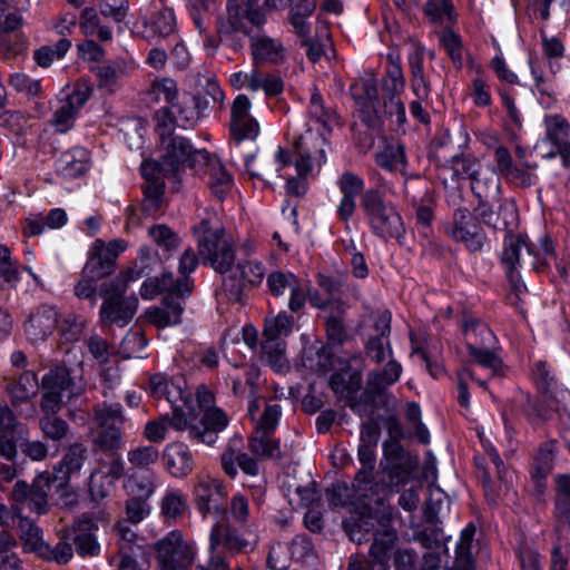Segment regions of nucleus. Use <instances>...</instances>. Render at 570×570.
I'll list each match as a JSON object with an SVG mask.
<instances>
[{
	"label": "nucleus",
	"instance_id": "19",
	"mask_svg": "<svg viewBox=\"0 0 570 570\" xmlns=\"http://www.w3.org/2000/svg\"><path fill=\"white\" fill-rule=\"evenodd\" d=\"M397 540L396 531L389 523H379L374 532V540L370 547L371 563L389 570V560Z\"/></svg>",
	"mask_w": 570,
	"mask_h": 570
},
{
	"label": "nucleus",
	"instance_id": "53",
	"mask_svg": "<svg viewBox=\"0 0 570 570\" xmlns=\"http://www.w3.org/2000/svg\"><path fill=\"white\" fill-rule=\"evenodd\" d=\"M546 127V139L549 140L553 147L567 141L570 132L569 122L559 115H548L543 120Z\"/></svg>",
	"mask_w": 570,
	"mask_h": 570
},
{
	"label": "nucleus",
	"instance_id": "13",
	"mask_svg": "<svg viewBox=\"0 0 570 570\" xmlns=\"http://www.w3.org/2000/svg\"><path fill=\"white\" fill-rule=\"evenodd\" d=\"M362 386V370L355 368L352 372L334 373L330 377L331 390L340 397L345 400L354 412L360 415H371L372 409L363 405L357 392Z\"/></svg>",
	"mask_w": 570,
	"mask_h": 570
},
{
	"label": "nucleus",
	"instance_id": "49",
	"mask_svg": "<svg viewBox=\"0 0 570 570\" xmlns=\"http://www.w3.org/2000/svg\"><path fill=\"white\" fill-rule=\"evenodd\" d=\"M187 503L183 494L178 491H169L165 494L160 503V511L166 521L176 522L181 519L186 512Z\"/></svg>",
	"mask_w": 570,
	"mask_h": 570
},
{
	"label": "nucleus",
	"instance_id": "23",
	"mask_svg": "<svg viewBox=\"0 0 570 570\" xmlns=\"http://www.w3.org/2000/svg\"><path fill=\"white\" fill-rule=\"evenodd\" d=\"M250 50L255 66L259 63H278L286 56V48L283 42L268 36L252 37Z\"/></svg>",
	"mask_w": 570,
	"mask_h": 570
},
{
	"label": "nucleus",
	"instance_id": "61",
	"mask_svg": "<svg viewBox=\"0 0 570 570\" xmlns=\"http://www.w3.org/2000/svg\"><path fill=\"white\" fill-rule=\"evenodd\" d=\"M471 190L480 204L491 205L499 199L501 186L499 180H471Z\"/></svg>",
	"mask_w": 570,
	"mask_h": 570
},
{
	"label": "nucleus",
	"instance_id": "37",
	"mask_svg": "<svg viewBox=\"0 0 570 570\" xmlns=\"http://www.w3.org/2000/svg\"><path fill=\"white\" fill-rule=\"evenodd\" d=\"M423 60V48L414 47L409 55V66L412 75V90L419 99H426L430 92V86L424 76Z\"/></svg>",
	"mask_w": 570,
	"mask_h": 570
},
{
	"label": "nucleus",
	"instance_id": "17",
	"mask_svg": "<svg viewBox=\"0 0 570 570\" xmlns=\"http://www.w3.org/2000/svg\"><path fill=\"white\" fill-rule=\"evenodd\" d=\"M401 372V365L394 361H390L382 371L370 372L363 393L365 402L375 404L385 397L387 387L400 379Z\"/></svg>",
	"mask_w": 570,
	"mask_h": 570
},
{
	"label": "nucleus",
	"instance_id": "54",
	"mask_svg": "<svg viewBox=\"0 0 570 570\" xmlns=\"http://www.w3.org/2000/svg\"><path fill=\"white\" fill-rule=\"evenodd\" d=\"M298 157L294 163L297 175L303 178L306 176H317L321 173L323 164L326 161V154L297 153Z\"/></svg>",
	"mask_w": 570,
	"mask_h": 570
},
{
	"label": "nucleus",
	"instance_id": "12",
	"mask_svg": "<svg viewBox=\"0 0 570 570\" xmlns=\"http://www.w3.org/2000/svg\"><path fill=\"white\" fill-rule=\"evenodd\" d=\"M125 248L122 240H112L106 245L101 239H96L82 274L91 278H102L112 274L117 257Z\"/></svg>",
	"mask_w": 570,
	"mask_h": 570
},
{
	"label": "nucleus",
	"instance_id": "5",
	"mask_svg": "<svg viewBox=\"0 0 570 570\" xmlns=\"http://www.w3.org/2000/svg\"><path fill=\"white\" fill-rule=\"evenodd\" d=\"M52 489H61L66 492L67 484L62 478L55 476L49 472L40 473L32 483L17 481L11 491L14 515H24V511L37 515L48 513L50 510L49 495Z\"/></svg>",
	"mask_w": 570,
	"mask_h": 570
},
{
	"label": "nucleus",
	"instance_id": "39",
	"mask_svg": "<svg viewBox=\"0 0 570 570\" xmlns=\"http://www.w3.org/2000/svg\"><path fill=\"white\" fill-rule=\"evenodd\" d=\"M235 462L246 474H258V464L254 459L249 458L246 453L229 448L222 455V466L225 473L232 478H235L237 474Z\"/></svg>",
	"mask_w": 570,
	"mask_h": 570
},
{
	"label": "nucleus",
	"instance_id": "60",
	"mask_svg": "<svg viewBox=\"0 0 570 570\" xmlns=\"http://www.w3.org/2000/svg\"><path fill=\"white\" fill-rule=\"evenodd\" d=\"M390 315L384 313L380 316L376 327L382 325L381 336L373 337L366 345L367 354L376 362L380 363L385 358V343L383 336L390 333Z\"/></svg>",
	"mask_w": 570,
	"mask_h": 570
},
{
	"label": "nucleus",
	"instance_id": "24",
	"mask_svg": "<svg viewBox=\"0 0 570 570\" xmlns=\"http://www.w3.org/2000/svg\"><path fill=\"white\" fill-rule=\"evenodd\" d=\"M163 460L166 470L174 478H184L193 470V454L181 442L169 443L165 448Z\"/></svg>",
	"mask_w": 570,
	"mask_h": 570
},
{
	"label": "nucleus",
	"instance_id": "40",
	"mask_svg": "<svg viewBox=\"0 0 570 570\" xmlns=\"http://www.w3.org/2000/svg\"><path fill=\"white\" fill-rule=\"evenodd\" d=\"M376 164L393 175L405 174V154L401 145H387L376 156Z\"/></svg>",
	"mask_w": 570,
	"mask_h": 570
},
{
	"label": "nucleus",
	"instance_id": "34",
	"mask_svg": "<svg viewBox=\"0 0 570 570\" xmlns=\"http://www.w3.org/2000/svg\"><path fill=\"white\" fill-rule=\"evenodd\" d=\"M474 533L475 528L473 525H468L461 532V537L455 549L453 564L446 570H474V560L472 556Z\"/></svg>",
	"mask_w": 570,
	"mask_h": 570
},
{
	"label": "nucleus",
	"instance_id": "58",
	"mask_svg": "<svg viewBox=\"0 0 570 570\" xmlns=\"http://www.w3.org/2000/svg\"><path fill=\"white\" fill-rule=\"evenodd\" d=\"M155 129L160 138V142L165 145L167 140L173 137L177 119L174 110L170 107H163L156 111L155 116Z\"/></svg>",
	"mask_w": 570,
	"mask_h": 570
},
{
	"label": "nucleus",
	"instance_id": "2",
	"mask_svg": "<svg viewBox=\"0 0 570 570\" xmlns=\"http://www.w3.org/2000/svg\"><path fill=\"white\" fill-rule=\"evenodd\" d=\"M145 274V266L129 268L100 285L102 304L99 318L102 324L125 326L132 320L138 308V299L135 296H125V293L129 282L137 281Z\"/></svg>",
	"mask_w": 570,
	"mask_h": 570
},
{
	"label": "nucleus",
	"instance_id": "20",
	"mask_svg": "<svg viewBox=\"0 0 570 570\" xmlns=\"http://www.w3.org/2000/svg\"><path fill=\"white\" fill-rule=\"evenodd\" d=\"M41 387L42 390L66 395L67 400L80 395L85 390L83 384L80 381H75L70 376L69 370L65 366L51 368L42 377Z\"/></svg>",
	"mask_w": 570,
	"mask_h": 570
},
{
	"label": "nucleus",
	"instance_id": "1",
	"mask_svg": "<svg viewBox=\"0 0 570 570\" xmlns=\"http://www.w3.org/2000/svg\"><path fill=\"white\" fill-rule=\"evenodd\" d=\"M196 400L197 413L190 407L187 412L175 409L170 423L177 431H188L190 439L212 445L217 434L226 428L228 419L222 410L213 406L214 395L206 386L197 389Z\"/></svg>",
	"mask_w": 570,
	"mask_h": 570
},
{
	"label": "nucleus",
	"instance_id": "63",
	"mask_svg": "<svg viewBox=\"0 0 570 570\" xmlns=\"http://www.w3.org/2000/svg\"><path fill=\"white\" fill-rule=\"evenodd\" d=\"M165 187L164 180H146L142 186L145 194L142 206L145 210L155 212L159 208L163 203Z\"/></svg>",
	"mask_w": 570,
	"mask_h": 570
},
{
	"label": "nucleus",
	"instance_id": "47",
	"mask_svg": "<svg viewBox=\"0 0 570 570\" xmlns=\"http://www.w3.org/2000/svg\"><path fill=\"white\" fill-rule=\"evenodd\" d=\"M158 459L159 452L154 445H138L127 452V462L134 470L147 471Z\"/></svg>",
	"mask_w": 570,
	"mask_h": 570
},
{
	"label": "nucleus",
	"instance_id": "10",
	"mask_svg": "<svg viewBox=\"0 0 570 570\" xmlns=\"http://www.w3.org/2000/svg\"><path fill=\"white\" fill-rule=\"evenodd\" d=\"M446 232L455 242L463 244L471 252L480 250L485 242L479 218L465 208L454 212Z\"/></svg>",
	"mask_w": 570,
	"mask_h": 570
},
{
	"label": "nucleus",
	"instance_id": "38",
	"mask_svg": "<svg viewBox=\"0 0 570 570\" xmlns=\"http://www.w3.org/2000/svg\"><path fill=\"white\" fill-rule=\"evenodd\" d=\"M94 445L102 453L115 456L124 446L122 432L119 426L98 428Z\"/></svg>",
	"mask_w": 570,
	"mask_h": 570
},
{
	"label": "nucleus",
	"instance_id": "28",
	"mask_svg": "<svg viewBox=\"0 0 570 570\" xmlns=\"http://www.w3.org/2000/svg\"><path fill=\"white\" fill-rule=\"evenodd\" d=\"M218 546L225 547L233 552L244 551L249 543L240 538L236 530L226 523H216L210 532L209 549L214 552Z\"/></svg>",
	"mask_w": 570,
	"mask_h": 570
},
{
	"label": "nucleus",
	"instance_id": "4",
	"mask_svg": "<svg viewBox=\"0 0 570 570\" xmlns=\"http://www.w3.org/2000/svg\"><path fill=\"white\" fill-rule=\"evenodd\" d=\"M160 160L146 158L140 165L142 178H157L158 176L187 175L186 169H193L199 161L198 151L194 149L190 141L184 137L176 136L163 145Z\"/></svg>",
	"mask_w": 570,
	"mask_h": 570
},
{
	"label": "nucleus",
	"instance_id": "51",
	"mask_svg": "<svg viewBox=\"0 0 570 570\" xmlns=\"http://www.w3.org/2000/svg\"><path fill=\"white\" fill-rule=\"evenodd\" d=\"M264 430H255L249 440L250 452L259 459L274 458L278 452V443Z\"/></svg>",
	"mask_w": 570,
	"mask_h": 570
},
{
	"label": "nucleus",
	"instance_id": "48",
	"mask_svg": "<svg viewBox=\"0 0 570 570\" xmlns=\"http://www.w3.org/2000/svg\"><path fill=\"white\" fill-rule=\"evenodd\" d=\"M448 510L449 499L445 493L439 488L432 489L424 510L425 521L429 524L438 525L442 522L441 515Z\"/></svg>",
	"mask_w": 570,
	"mask_h": 570
},
{
	"label": "nucleus",
	"instance_id": "36",
	"mask_svg": "<svg viewBox=\"0 0 570 570\" xmlns=\"http://www.w3.org/2000/svg\"><path fill=\"white\" fill-rule=\"evenodd\" d=\"M17 520L19 538L24 550L35 552L39 556L40 548H43L46 543L42 539V530L37 525L35 520L27 515L17 517Z\"/></svg>",
	"mask_w": 570,
	"mask_h": 570
},
{
	"label": "nucleus",
	"instance_id": "41",
	"mask_svg": "<svg viewBox=\"0 0 570 570\" xmlns=\"http://www.w3.org/2000/svg\"><path fill=\"white\" fill-rule=\"evenodd\" d=\"M556 513L559 522L570 525V474L556 478Z\"/></svg>",
	"mask_w": 570,
	"mask_h": 570
},
{
	"label": "nucleus",
	"instance_id": "16",
	"mask_svg": "<svg viewBox=\"0 0 570 570\" xmlns=\"http://www.w3.org/2000/svg\"><path fill=\"white\" fill-rule=\"evenodd\" d=\"M303 130L299 124L296 122L291 127L289 134L293 135L294 147L296 153L326 154L328 147V136L332 128H320L312 124H303Z\"/></svg>",
	"mask_w": 570,
	"mask_h": 570
},
{
	"label": "nucleus",
	"instance_id": "7",
	"mask_svg": "<svg viewBox=\"0 0 570 570\" xmlns=\"http://www.w3.org/2000/svg\"><path fill=\"white\" fill-rule=\"evenodd\" d=\"M159 570H191L197 549L181 531L173 530L153 544Z\"/></svg>",
	"mask_w": 570,
	"mask_h": 570
},
{
	"label": "nucleus",
	"instance_id": "27",
	"mask_svg": "<svg viewBox=\"0 0 570 570\" xmlns=\"http://www.w3.org/2000/svg\"><path fill=\"white\" fill-rule=\"evenodd\" d=\"M468 364L479 365L490 372L491 376H503L504 365L495 350H490L481 344L470 343L468 351Z\"/></svg>",
	"mask_w": 570,
	"mask_h": 570
},
{
	"label": "nucleus",
	"instance_id": "33",
	"mask_svg": "<svg viewBox=\"0 0 570 570\" xmlns=\"http://www.w3.org/2000/svg\"><path fill=\"white\" fill-rule=\"evenodd\" d=\"M176 18L173 10L164 9L154 14L149 22H145L142 36L147 40L166 38L174 33Z\"/></svg>",
	"mask_w": 570,
	"mask_h": 570
},
{
	"label": "nucleus",
	"instance_id": "56",
	"mask_svg": "<svg viewBox=\"0 0 570 570\" xmlns=\"http://www.w3.org/2000/svg\"><path fill=\"white\" fill-rule=\"evenodd\" d=\"M293 323V316L285 312L276 316H269L265 321L264 335L268 341H275L279 336H286L291 333Z\"/></svg>",
	"mask_w": 570,
	"mask_h": 570
},
{
	"label": "nucleus",
	"instance_id": "59",
	"mask_svg": "<svg viewBox=\"0 0 570 570\" xmlns=\"http://www.w3.org/2000/svg\"><path fill=\"white\" fill-rule=\"evenodd\" d=\"M190 16L200 33L205 32L209 16L217 9L218 0H189Z\"/></svg>",
	"mask_w": 570,
	"mask_h": 570
},
{
	"label": "nucleus",
	"instance_id": "57",
	"mask_svg": "<svg viewBox=\"0 0 570 570\" xmlns=\"http://www.w3.org/2000/svg\"><path fill=\"white\" fill-rule=\"evenodd\" d=\"M39 429L45 438L55 442L62 441L69 433L68 423L58 415L40 417Z\"/></svg>",
	"mask_w": 570,
	"mask_h": 570
},
{
	"label": "nucleus",
	"instance_id": "31",
	"mask_svg": "<svg viewBox=\"0 0 570 570\" xmlns=\"http://www.w3.org/2000/svg\"><path fill=\"white\" fill-rule=\"evenodd\" d=\"M483 223L499 230L511 233L518 226V209L512 202H507L499 206L498 212L492 209L484 210L481 214Z\"/></svg>",
	"mask_w": 570,
	"mask_h": 570
},
{
	"label": "nucleus",
	"instance_id": "29",
	"mask_svg": "<svg viewBox=\"0 0 570 570\" xmlns=\"http://www.w3.org/2000/svg\"><path fill=\"white\" fill-rule=\"evenodd\" d=\"M90 167V154L85 148L78 147L66 151L59 159V170L65 177L75 178L86 175Z\"/></svg>",
	"mask_w": 570,
	"mask_h": 570
},
{
	"label": "nucleus",
	"instance_id": "46",
	"mask_svg": "<svg viewBox=\"0 0 570 570\" xmlns=\"http://www.w3.org/2000/svg\"><path fill=\"white\" fill-rule=\"evenodd\" d=\"M80 29L85 36H96L100 41H109L112 38L108 27L100 24V19L92 8H86L81 12Z\"/></svg>",
	"mask_w": 570,
	"mask_h": 570
},
{
	"label": "nucleus",
	"instance_id": "55",
	"mask_svg": "<svg viewBox=\"0 0 570 570\" xmlns=\"http://www.w3.org/2000/svg\"><path fill=\"white\" fill-rule=\"evenodd\" d=\"M463 334L466 341V350H470V343L483 345L493 336L491 330L479 320L465 317L462 325Z\"/></svg>",
	"mask_w": 570,
	"mask_h": 570
},
{
	"label": "nucleus",
	"instance_id": "45",
	"mask_svg": "<svg viewBox=\"0 0 570 570\" xmlns=\"http://www.w3.org/2000/svg\"><path fill=\"white\" fill-rule=\"evenodd\" d=\"M148 235L155 245L164 253H173L180 245V238L176 232L165 224L153 225L148 229Z\"/></svg>",
	"mask_w": 570,
	"mask_h": 570
},
{
	"label": "nucleus",
	"instance_id": "3",
	"mask_svg": "<svg viewBox=\"0 0 570 570\" xmlns=\"http://www.w3.org/2000/svg\"><path fill=\"white\" fill-rule=\"evenodd\" d=\"M199 259L222 274L235 263V244L222 223L215 217L203 218L194 227Z\"/></svg>",
	"mask_w": 570,
	"mask_h": 570
},
{
	"label": "nucleus",
	"instance_id": "35",
	"mask_svg": "<svg viewBox=\"0 0 570 570\" xmlns=\"http://www.w3.org/2000/svg\"><path fill=\"white\" fill-rule=\"evenodd\" d=\"M57 535L58 542L53 547L46 542L43 548H40L38 557L48 561H55L58 564H66L73 557V549L70 542L72 539L68 530H61Z\"/></svg>",
	"mask_w": 570,
	"mask_h": 570
},
{
	"label": "nucleus",
	"instance_id": "9",
	"mask_svg": "<svg viewBox=\"0 0 570 570\" xmlns=\"http://www.w3.org/2000/svg\"><path fill=\"white\" fill-rule=\"evenodd\" d=\"M92 95V88L86 83H77L70 94L58 99L49 124L58 134H66L73 128L76 118Z\"/></svg>",
	"mask_w": 570,
	"mask_h": 570
},
{
	"label": "nucleus",
	"instance_id": "14",
	"mask_svg": "<svg viewBox=\"0 0 570 570\" xmlns=\"http://www.w3.org/2000/svg\"><path fill=\"white\" fill-rule=\"evenodd\" d=\"M383 448L384 458L389 462L386 469L391 482L400 484L407 481L417 466V459L406 452L396 441H385Z\"/></svg>",
	"mask_w": 570,
	"mask_h": 570
},
{
	"label": "nucleus",
	"instance_id": "64",
	"mask_svg": "<svg viewBox=\"0 0 570 570\" xmlns=\"http://www.w3.org/2000/svg\"><path fill=\"white\" fill-rule=\"evenodd\" d=\"M119 544V553L139 554L141 546L137 542V534L122 522H118L114 529Z\"/></svg>",
	"mask_w": 570,
	"mask_h": 570
},
{
	"label": "nucleus",
	"instance_id": "18",
	"mask_svg": "<svg viewBox=\"0 0 570 570\" xmlns=\"http://www.w3.org/2000/svg\"><path fill=\"white\" fill-rule=\"evenodd\" d=\"M356 104L361 107V119L368 129L374 130L379 126L376 106L379 104V92L373 79H367L361 83L351 87Z\"/></svg>",
	"mask_w": 570,
	"mask_h": 570
},
{
	"label": "nucleus",
	"instance_id": "62",
	"mask_svg": "<svg viewBox=\"0 0 570 570\" xmlns=\"http://www.w3.org/2000/svg\"><path fill=\"white\" fill-rule=\"evenodd\" d=\"M344 529L350 539L360 544L371 530L375 531V519L371 515H361L357 520L345 521Z\"/></svg>",
	"mask_w": 570,
	"mask_h": 570
},
{
	"label": "nucleus",
	"instance_id": "44",
	"mask_svg": "<svg viewBox=\"0 0 570 570\" xmlns=\"http://www.w3.org/2000/svg\"><path fill=\"white\" fill-rule=\"evenodd\" d=\"M94 421L98 428L119 426L125 422L122 407L119 403L102 402L94 407Z\"/></svg>",
	"mask_w": 570,
	"mask_h": 570
},
{
	"label": "nucleus",
	"instance_id": "26",
	"mask_svg": "<svg viewBox=\"0 0 570 570\" xmlns=\"http://www.w3.org/2000/svg\"><path fill=\"white\" fill-rule=\"evenodd\" d=\"M370 223L377 235L396 238L402 243L405 229L401 216L392 206L370 217Z\"/></svg>",
	"mask_w": 570,
	"mask_h": 570
},
{
	"label": "nucleus",
	"instance_id": "25",
	"mask_svg": "<svg viewBox=\"0 0 570 570\" xmlns=\"http://www.w3.org/2000/svg\"><path fill=\"white\" fill-rule=\"evenodd\" d=\"M39 383L36 373L32 371L23 372L17 381L7 385V392L13 407L30 403L38 394Z\"/></svg>",
	"mask_w": 570,
	"mask_h": 570
},
{
	"label": "nucleus",
	"instance_id": "22",
	"mask_svg": "<svg viewBox=\"0 0 570 570\" xmlns=\"http://www.w3.org/2000/svg\"><path fill=\"white\" fill-rule=\"evenodd\" d=\"M57 321L58 312L53 306H40L26 325L28 340L32 343L43 342L55 330Z\"/></svg>",
	"mask_w": 570,
	"mask_h": 570
},
{
	"label": "nucleus",
	"instance_id": "43",
	"mask_svg": "<svg viewBox=\"0 0 570 570\" xmlns=\"http://www.w3.org/2000/svg\"><path fill=\"white\" fill-rule=\"evenodd\" d=\"M132 70V65L125 60L118 59L108 61L97 68V77L99 79V86L111 87L122 76L128 75Z\"/></svg>",
	"mask_w": 570,
	"mask_h": 570
},
{
	"label": "nucleus",
	"instance_id": "52",
	"mask_svg": "<svg viewBox=\"0 0 570 570\" xmlns=\"http://www.w3.org/2000/svg\"><path fill=\"white\" fill-rule=\"evenodd\" d=\"M390 66L386 76L382 80V89L387 95H400L404 90L405 79L399 58L389 55Z\"/></svg>",
	"mask_w": 570,
	"mask_h": 570
},
{
	"label": "nucleus",
	"instance_id": "11",
	"mask_svg": "<svg viewBox=\"0 0 570 570\" xmlns=\"http://www.w3.org/2000/svg\"><path fill=\"white\" fill-rule=\"evenodd\" d=\"M265 268L254 259L238 263L235 272L224 278L223 291L227 298L240 302L248 286H254L263 281Z\"/></svg>",
	"mask_w": 570,
	"mask_h": 570
},
{
	"label": "nucleus",
	"instance_id": "21",
	"mask_svg": "<svg viewBox=\"0 0 570 570\" xmlns=\"http://www.w3.org/2000/svg\"><path fill=\"white\" fill-rule=\"evenodd\" d=\"M196 503L203 515L218 510L226 498L223 483L216 479H200L195 487Z\"/></svg>",
	"mask_w": 570,
	"mask_h": 570
},
{
	"label": "nucleus",
	"instance_id": "42",
	"mask_svg": "<svg viewBox=\"0 0 570 570\" xmlns=\"http://www.w3.org/2000/svg\"><path fill=\"white\" fill-rule=\"evenodd\" d=\"M177 119V125L183 128H193L199 121V111L195 108V98L184 94L170 106Z\"/></svg>",
	"mask_w": 570,
	"mask_h": 570
},
{
	"label": "nucleus",
	"instance_id": "6",
	"mask_svg": "<svg viewBox=\"0 0 570 570\" xmlns=\"http://www.w3.org/2000/svg\"><path fill=\"white\" fill-rule=\"evenodd\" d=\"M553 256V246L548 237L542 240V253L535 252L534 246L529 244L522 236L509 235L502 254V262L509 268V278L513 284L517 296L520 288L515 284L518 276L517 266L523 269L541 272L547 265L548 257Z\"/></svg>",
	"mask_w": 570,
	"mask_h": 570
},
{
	"label": "nucleus",
	"instance_id": "50",
	"mask_svg": "<svg viewBox=\"0 0 570 570\" xmlns=\"http://www.w3.org/2000/svg\"><path fill=\"white\" fill-rule=\"evenodd\" d=\"M373 471L368 468H362L355 475L352 483L354 500L357 502L371 499L376 494L379 488L377 483H374Z\"/></svg>",
	"mask_w": 570,
	"mask_h": 570
},
{
	"label": "nucleus",
	"instance_id": "8",
	"mask_svg": "<svg viewBox=\"0 0 570 570\" xmlns=\"http://www.w3.org/2000/svg\"><path fill=\"white\" fill-rule=\"evenodd\" d=\"M261 0H228L227 16L218 20V32L223 36L243 33L249 36L253 27L265 22Z\"/></svg>",
	"mask_w": 570,
	"mask_h": 570
},
{
	"label": "nucleus",
	"instance_id": "32",
	"mask_svg": "<svg viewBox=\"0 0 570 570\" xmlns=\"http://www.w3.org/2000/svg\"><path fill=\"white\" fill-rule=\"evenodd\" d=\"M183 307L175 302L174 297L166 296L163 306L149 308L146 312L147 320L157 327L176 325L180 322Z\"/></svg>",
	"mask_w": 570,
	"mask_h": 570
},
{
	"label": "nucleus",
	"instance_id": "30",
	"mask_svg": "<svg viewBox=\"0 0 570 570\" xmlns=\"http://www.w3.org/2000/svg\"><path fill=\"white\" fill-rule=\"evenodd\" d=\"M306 124L320 126V128H332L337 121L336 114L331 107H327L317 89H314L309 97L306 108Z\"/></svg>",
	"mask_w": 570,
	"mask_h": 570
},
{
	"label": "nucleus",
	"instance_id": "15",
	"mask_svg": "<svg viewBox=\"0 0 570 570\" xmlns=\"http://www.w3.org/2000/svg\"><path fill=\"white\" fill-rule=\"evenodd\" d=\"M194 284L188 277L174 278L171 273H164L159 277L147 278L140 288V296L153 299L157 295L169 292V296L185 297L193 292Z\"/></svg>",
	"mask_w": 570,
	"mask_h": 570
}]
</instances>
